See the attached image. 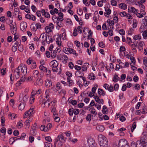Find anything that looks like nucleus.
Segmentation results:
<instances>
[{
    "instance_id": "nucleus-1",
    "label": "nucleus",
    "mask_w": 147,
    "mask_h": 147,
    "mask_svg": "<svg viewBox=\"0 0 147 147\" xmlns=\"http://www.w3.org/2000/svg\"><path fill=\"white\" fill-rule=\"evenodd\" d=\"M98 144L100 147H107L108 146V141L104 136L101 134L98 135Z\"/></svg>"
},
{
    "instance_id": "nucleus-2",
    "label": "nucleus",
    "mask_w": 147,
    "mask_h": 147,
    "mask_svg": "<svg viewBox=\"0 0 147 147\" xmlns=\"http://www.w3.org/2000/svg\"><path fill=\"white\" fill-rule=\"evenodd\" d=\"M65 141L64 137L62 134H61L58 136L55 139L54 144V147H61L63 145V143Z\"/></svg>"
},
{
    "instance_id": "nucleus-3",
    "label": "nucleus",
    "mask_w": 147,
    "mask_h": 147,
    "mask_svg": "<svg viewBox=\"0 0 147 147\" xmlns=\"http://www.w3.org/2000/svg\"><path fill=\"white\" fill-rule=\"evenodd\" d=\"M135 144L137 147H147V139L140 138V140L137 141Z\"/></svg>"
},
{
    "instance_id": "nucleus-4",
    "label": "nucleus",
    "mask_w": 147,
    "mask_h": 147,
    "mask_svg": "<svg viewBox=\"0 0 147 147\" xmlns=\"http://www.w3.org/2000/svg\"><path fill=\"white\" fill-rule=\"evenodd\" d=\"M49 65L50 66L52 67V70L53 72H57L58 71V69L57 67L58 63L57 61L53 60L50 62Z\"/></svg>"
},
{
    "instance_id": "nucleus-5",
    "label": "nucleus",
    "mask_w": 147,
    "mask_h": 147,
    "mask_svg": "<svg viewBox=\"0 0 147 147\" xmlns=\"http://www.w3.org/2000/svg\"><path fill=\"white\" fill-rule=\"evenodd\" d=\"M63 51L67 54H73L76 55H77L76 51L70 48L64 47L63 49Z\"/></svg>"
},
{
    "instance_id": "nucleus-6",
    "label": "nucleus",
    "mask_w": 147,
    "mask_h": 147,
    "mask_svg": "<svg viewBox=\"0 0 147 147\" xmlns=\"http://www.w3.org/2000/svg\"><path fill=\"white\" fill-rule=\"evenodd\" d=\"M119 147H130L127 141L124 139L120 140L119 141Z\"/></svg>"
},
{
    "instance_id": "nucleus-7",
    "label": "nucleus",
    "mask_w": 147,
    "mask_h": 147,
    "mask_svg": "<svg viewBox=\"0 0 147 147\" xmlns=\"http://www.w3.org/2000/svg\"><path fill=\"white\" fill-rule=\"evenodd\" d=\"M87 142L89 147H94L96 146L94 139L91 137H89L87 140Z\"/></svg>"
},
{
    "instance_id": "nucleus-8",
    "label": "nucleus",
    "mask_w": 147,
    "mask_h": 147,
    "mask_svg": "<svg viewBox=\"0 0 147 147\" xmlns=\"http://www.w3.org/2000/svg\"><path fill=\"white\" fill-rule=\"evenodd\" d=\"M34 110V109L33 108H31L28 111L24 113V118H26L28 116H29V117L32 116L33 114Z\"/></svg>"
},
{
    "instance_id": "nucleus-9",
    "label": "nucleus",
    "mask_w": 147,
    "mask_h": 147,
    "mask_svg": "<svg viewBox=\"0 0 147 147\" xmlns=\"http://www.w3.org/2000/svg\"><path fill=\"white\" fill-rule=\"evenodd\" d=\"M46 36L47 35L45 34L44 33H42L40 35L39 37V41L43 45H45L46 40H47Z\"/></svg>"
},
{
    "instance_id": "nucleus-10",
    "label": "nucleus",
    "mask_w": 147,
    "mask_h": 147,
    "mask_svg": "<svg viewBox=\"0 0 147 147\" xmlns=\"http://www.w3.org/2000/svg\"><path fill=\"white\" fill-rule=\"evenodd\" d=\"M54 26L52 23H50L49 24L48 26H46L45 28V29L46 32L48 33L49 32H51L52 31V30L54 28Z\"/></svg>"
},
{
    "instance_id": "nucleus-11",
    "label": "nucleus",
    "mask_w": 147,
    "mask_h": 147,
    "mask_svg": "<svg viewBox=\"0 0 147 147\" xmlns=\"http://www.w3.org/2000/svg\"><path fill=\"white\" fill-rule=\"evenodd\" d=\"M18 67L20 71V73H21L24 74H26L27 72V68L26 66L20 65Z\"/></svg>"
},
{
    "instance_id": "nucleus-12",
    "label": "nucleus",
    "mask_w": 147,
    "mask_h": 147,
    "mask_svg": "<svg viewBox=\"0 0 147 147\" xmlns=\"http://www.w3.org/2000/svg\"><path fill=\"white\" fill-rule=\"evenodd\" d=\"M54 37H55V38H56V43L57 44L58 46H61V35H58L57 36H54Z\"/></svg>"
},
{
    "instance_id": "nucleus-13",
    "label": "nucleus",
    "mask_w": 147,
    "mask_h": 147,
    "mask_svg": "<svg viewBox=\"0 0 147 147\" xmlns=\"http://www.w3.org/2000/svg\"><path fill=\"white\" fill-rule=\"evenodd\" d=\"M140 8V12L141 13H142L144 14H146V12L144 11L145 6L142 3H138V5Z\"/></svg>"
},
{
    "instance_id": "nucleus-14",
    "label": "nucleus",
    "mask_w": 147,
    "mask_h": 147,
    "mask_svg": "<svg viewBox=\"0 0 147 147\" xmlns=\"http://www.w3.org/2000/svg\"><path fill=\"white\" fill-rule=\"evenodd\" d=\"M128 12L130 13H136L138 12V10L136 9L134 7H131L128 8Z\"/></svg>"
},
{
    "instance_id": "nucleus-15",
    "label": "nucleus",
    "mask_w": 147,
    "mask_h": 147,
    "mask_svg": "<svg viewBox=\"0 0 147 147\" xmlns=\"http://www.w3.org/2000/svg\"><path fill=\"white\" fill-rule=\"evenodd\" d=\"M14 74L15 76V78L16 79H18L20 75V71L18 67L14 71Z\"/></svg>"
},
{
    "instance_id": "nucleus-16",
    "label": "nucleus",
    "mask_w": 147,
    "mask_h": 147,
    "mask_svg": "<svg viewBox=\"0 0 147 147\" xmlns=\"http://www.w3.org/2000/svg\"><path fill=\"white\" fill-rule=\"evenodd\" d=\"M22 96H21V95H20V96L19 98V100L20 102L22 101V99L23 101L24 102H26L27 101L28 98L29 97V95L27 94H26L25 95L23 98H22Z\"/></svg>"
},
{
    "instance_id": "nucleus-17",
    "label": "nucleus",
    "mask_w": 147,
    "mask_h": 147,
    "mask_svg": "<svg viewBox=\"0 0 147 147\" xmlns=\"http://www.w3.org/2000/svg\"><path fill=\"white\" fill-rule=\"evenodd\" d=\"M27 27V24L25 22H22L20 24V28L22 31H24Z\"/></svg>"
},
{
    "instance_id": "nucleus-18",
    "label": "nucleus",
    "mask_w": 147,
    "mask_h": 147,
    "mask_svg": "<svg viewBox=\"0 0 147 147\" xmlns=\"http://www.w3.org/2000/svg\"><path fill=\"white\" fill-rule=\"evenodd\" d=\"M35 82L34 83L35 85H41L43 83V80L41 78H36L35 80Z\"/></svg>"
},
{
    "instance_id": "nucleus-19",
    "label": "nucleus",
    "mask_w": 147,
    "mask_h": 147,
    "mask_svg": "<svg viewBox=\"0 0 147 147\" xmlns=\"http://www.w3.org/2000/svg\"><path fill=\"white\" fill-rule=\"evenodd\" d=\"M32 76L36 80L38 78L39 76V71L37 70H34L32 72Z\"/></svg>"
},
{
    "instance_id": "nucleus-20",
    "label": "nucleus",
    "mask_w": 147,
    "mask_h": 147,
    "mask_svg": "<svg viewBox=\"0 0 147 147\" xmlns=\"http://www.w3.org/2000/svg\"><path fill=\"white\" fill-rule=\"evenodd\" d=\"M41 12L42 16H44L45 17L49 18H50V15L48 12H46L45 9H42L41 10Z\"/></svg>"
},
{
    "instance_id": "nucleus-21",
    "label": "nucleus",
    "mask_w": 147,
    "mask_h": 147,
    "mask_svg": "<svg viewBox=\"0 0 147 147\" xmlns=\"http://www.w3.org/2000/svg\"><path fill=\"white\" fill-rule=\"evenodd\" d=\"M25 18L34 21L36 19V17L32 15H30L28 14H26L25 16Z\"/></svg>"
},
{
    "instance_id": "nucleus-22",
    "label": "nucleus",
    "mask_w": 147,
    "mask_h": 147,
    "mask_svg": "<svg viewBox=\"0 0 147 147\" xmlns=\"http://www.w3.org/2000/svg\"><path fill=\"white\" fill-rule=\"evenodd\" d=\"M89 64L87 63H84L82 66V71H86L89 67Z\"/></svg>"
},
{
    "instance_id": "nucleus-23",
    "label": "nucleus",
    "mask_w": 147,
    "mask_h": 147,
    "mask_svg": "<svg viewBox=\"0 0 147 147\" xmlns=\"http://www.w3.org/2000/svg\"><path fill=\"white\" fill-rule=\"evenodd\" d=\"M57 102V101L55 99H54V100H53L52 101H51V106L50 109L57 108V105L56 104Z\"/></svg>"
},
{
    "instance_id": "nucleus-24",
    "label": "nucleus",
    "mask_w": 147,
    "mask_h": 147,
    "mask_svg": "<svg viewBox=\"0 0 147 147\" xmlns=\"http://www.w3.org/2000/svg\"><path fill=\"white\" fill-rule=\"evenodd\" d=\"M47 40H46V43L49 44L50 43L52 42L53 41V40L52 38V36L49 35H47Z\"/></svg>"
},
{
    "instance_id": "nucleus-25",
    "label": "nucleus",
    "mask_w": 147,
    "mask_h": 147,
    "mask_svg": "<svg viewBox=\"0 0 147 147\" xmlns=\"http://www.w3.org/2000/svg\"><path fill=\"white\" fill-rule=\"evenodd\" d=\"M45 85L47 88H49L52 86V82L49 80L47 79L45 81Z\"/></svg>"
},
{
    "instance_id": "nucleus-26",
    "label": "nucleus",
    "mask_w": 147,
    "mask_h": 147,
    "mask_svg": "<svg viewBox=\"0 0 147 147\" xmlns=\"http://www.w3.org/2000/svg\"><path fill=\"white\" fill-rule=\"evenodd\" d=\"M55 23H56V28L57 29L59 30L60 28L62 27L63 26V24L61 22H59L58 20H56Z\"/></svg>"
},
{
    "instance_id": "nucleus-27",
    "label": "nucleus",
    "mask_w": 147,
    "mask_h": 147,
    "mask_svg": "<svg viewBox=\"0 0 147 147\" xmlns=\"http://www.w3.org/2000/svg\"><path fill=\"white\" fill-rule=\"evenodd\" d=\"M51 99V98L43 99V100L42 104L44 105V107H45L46 105V104L47 103L50 102L52 101Z\"/></svg>"
},
{
    "instance_id": "nucleus-28",
    "label": "nucleus",
    "mask_w": 147,
    "mask_h": 147,
    "mask_svg": "<svg viewBox=\"0 0 147 147\" xmlns=\"http://www.w3.org/2000/svg\"><path fill=\"white\" fill-rule=\"evenodd\" d=\"M41 90L39 89L37 91H35L33 90L32 91L31 94L32 95V96H35V95H38L41 92Z\"/></svg>"
},
{
    "instance_id": "nucleus-29",
    "label": "nucleus",
    "mask_w": 147,
    "mask_h": 147,
    "mask_svg": "<svg viewBox=\"0 0 147 147\" xmlns=\"http://www.w3.org/2000/svg\"><path fill=\"white\" fill-rule=\"evenodd\" d=\"M145 45V43L143 41H140L138 43V48L140 51L143 50V47Z\"/></svg>"
},
{
    "instance_id": "nucleus-30",
    "label": "nucleus",
    "mask_w": 147,
    "mask_h": 147,
    "mask_svg": "<svg viewBox=\"0 0 147 147\" xmlns=\"http://www.w3.org/2000/svg\"><path fill=\"white\" fill-rule=\"evenodd\" d=\"M25 104L24 102H21L19 105L18 107L19 109L21 111L23 110L25 107Z\"/></svg>"
},
{
    "instance_id": "nucleus-31",
    "label": "nucleus",
    "mask_w": 147,
    "mask_h": 147,
    "mask_svg": "<svg viewBox=\"0 0 147 147\" xmlns=\"http://www.w3.org/2000/svg\"><path fill=\"white\" fill-rule=\"evenodd\" d=\"M21 138V137L20 136L15 137V138H11L9 140V142L10 143H11V142L12 141V142L11 144H12L13 142H15L16 140L20 139Z\"/></svg>"
},
{
    "instance_id": "nucleus-32",
    "label": "nucleus",
    "mask_w": 147,
    "mask_h": 147,
    "mask_svg": "<svg viewBox=\"0 0 147 147\" xmlns=\"http://www.w3.org/2000/svg\"><path fill=\"white\" fill-rule=\"evenodd\" d=\"M98 93L100 96L101 95L104 96L105 94V92H104L103 90L100 88H99L98 89Z\"/></svg>"
},
{
    "instance_id": "nucleus-33",
    "label": "nucleus",
    "mask_w": 147,
    "mask_h": 147,
    "mask_svg": "<svg viewBox=\"0 0 147 147\" xmlns=\"http://www.w3.org/2000/svg\"><path fill=\"white\" fill-rule=\"evenodd\" d=\"M57 53L56 50H53L52 52H51V57L53 58H55L57 56Z\"/></svg>"
},
{
    "instance_id": "nucleus-34",
    "label": "nucleus",
    "mask_w": 147,
    "mask_h": 147,
    "mask_svg": "<svg viewBox=\"0 0 147 147\" xmlns=\"http://www.w3.org/2000/svg\"><path fill=\"white\" fill-rule=\"evenodd\" d=\"M96 129L100 132H102L104 130L105 128L102 125H98L96 127Z\"/></svg>"
},
{
    "instance_id": "nucleus-35",
    "label": "nucleus",
    "mask_w": 147,
    "mask_h": 147,
    "mask_svg": "<svg viewBox=\"0 0 147 147\" xmlns=\"http://www.w3.org/2000/svg\"><path fill=\"white\" fill-rule=\"evenodd\" d=\"M95 76L94 74L93 73L90 74L88 75V78L90 80H94L95 78Z\"/></svg>"
},
{
    "instance_id": "nucleus-36",
    "label": "nucleus",
    "mask_w": 147,
    "mask_h": 147,
    "mask_svg": "<svg viewBox=\"0 0 147 147\" xmlns=\"http://www.w3.org/2000/svg\"><path fill=\"white\" fill-rule=\"evenodd\" d=\"M35 80L32 76H29L26 79V80L28 82L31 81L32 82H34Z\"/></svg>"
},
{
    "instance_id": "nucleus-37",
    "label": "nucleus",
    "mask_w": 147,
    "mask_h": 147,
    "mask_svg": "<svg viewBox=\"0 0 147 147\" xmlns=\"http://www.w3.org/2000/svg\"><path fill=\"white\" fill-rule=\"evenodd\" d=\"M45 96L44 98H49L50 97V91L49 90H46L45 91Z\"/></svg>"
},
{
    "instance_id": "nucleus-38",
    "label": "nucleus",
    "mask_w": 147,
    "mask_h": 147,
    "mask_svg": "<svg viewBox=\"0 0 147 147\" xmlns=\"http://www.w3.org/2000/svg\"><path fill=\"white\" fill-rule=\"evenodd\" d=\"M40 129L41 130L45 132H47L48 131V129L46 127V126L43 125H41V126L40 127Z\"/></svg>"
},
{
    "instance_id": "nucleus-39",
    "label": "nucleus",
    "mask_w": 147,
    "mask_h": 147,
    "mask_svg": "<svg viewBox=\"0 0 147 147\" xmlns=\"http://www.w3.org/2000/svg\"><path fill=\"white\" fill-rule=\"evenodd\" d=\"M75 75L77 77L81 78L83 75V73L81 72L80 71H77L75 73Z\"/></svg>"
},
{
    "instance_id": "nucleus-40",
    "label": "nucleus",
    "mask_w": 147,
    "mask_h": 147,
    "mask_svg": "<svg viewBox=\"0 0 147 147\" xmlns=\"http://www.w3.org/2000/svg\"><path fill=\"white\" fill-rule=\"evenodd\" d=\"M140 138L147 140V132L144 131L141 135Z\"/></svg>"
},
{
    "instance_id": "nucleus-41",
    "label": "nucleus",
    "mask_w": 147,
    "mask_h": 147,
    "mask_svg": "<svg viewBox=\"0 0 147 147\" xmlns=\"http://www.w3.org/2000/svg\"><path fill=\"white\" fill-rule=\"evenodd\" d=\"M50 110L51 112L53 113V115H58L56 108L51 109Z\"/></svg>"
},
{
    "instance_id": "nucleus-42",
    "label": "nucleus",
    "mask_w": 147,
    "mask_h": 147,
    "mask_svg": "<svg viewBox=\"0 0 147 147\" xmlns=\"http://www.w3.org/2000/svg\"><path fill=\"white\" fill-rule=\"evenodd\" d=\"M32 121V119L29 118L28 120L26 121L25 122V125L28 126V128H29L30 126V122Z\"/></svg>"
},
{
    "instance_id": "nucleus-43",
    "label": "nucleus",
    "mask_w": 147,
    "mask_h": 147,
    "mask_svg": "<svg viewBox=\"0 0 147 147\" xmlns=\"http://www.w3.org/2000/svg\"><path fill=\"white\" fill-rule=\"evenodd\" d=\"M67 80L69 83V86H71L74 84V83L73 82V81L72 80H70V77L67 78Z\"/></svg>"
},
{
    "instance_id": "nucleus-44",
    "label": "nucleus",
    "mask_w": 147,
    "mask_h": 147,
    "mask_svg": "<svg viewBox=\"0 0 147 147\" xmlns=\"http://www.w3.org/2000/svg\"><path fill=\"white\" fill-rule=\"evenodd\" d=\"M142 22H143V25L142 26H141L140 27V31H142L143 29H144V26L145 25H146L147 24V21H146V20H143V19L142 20Z\"/></svg>"
},
{
    "instance_id": "nucleus-45",
    "label": "nucleus",
    "mask_w": 147,
    "mask_h": 147,
    "mask_svg": "<svg viewBox=\"0 0 147 147\" xmlns=\"http://www.w3.org/2000/svg\"><path fill=\"white\" fill-rule=\"evenodd\" d=\"M119 7L121 9L125 10L127 8V5L124 3H120L119 5Z\"/></svg>"
},
{
    "instance_id": "nucleus-46",
    "label": "nucleus",
    "mask_w": 147,
    "mask_h": 147,
    "mask_svg": "<svg viewBox=\"0 0 147 147\" xmlns=\"http://www.w3.org/2000/svg\"><path fill=\"white\" fill-rule=\"evenodd\" d=\"M35 97L34 96H32V95L31 94V96L30 98L29 103L30 104H32L34 102L35 99Z\"/></svg>"
},
{
    "instance_id": "nucleus-47",
    "label": "nucleus",
    "mask_w": 147,
    "mask_h": 147,
    "mask_svg": "<svg viewBox=\"0 0 147 147\" xmlns=\"http://www.w3.org/2000/svg\"><path fill=\"white\" fill-rule=\"evenodd\" d=\"M60 82H57L56 85V89L57 90H58L62 88Z\"/></svg>"
},
{
    "instance_id": "nucleus-48",
    "label": "nucleus",
    "mask_w": 147,
    "mask_h": 147,
    "mask_svg": "<svg viewBox=\"0 0 147 147\" xmlns=\"http://www.w3.org/2000/svg\"><path fill=\"white\" fill-rule=\"evenodd\" d=\"M108 112L106 106L104 105L103 107L102 112L103 114H106Z\"/></svg>"
},
{
    "instance_id": "nucleus-49",
    "label": "nucleus",
    "mask_w": 147,
    "mask_h": 147,
    "mask_svg": "<svg viewBox=\"0 0 147 147\" xmlns=\"http://www.w3.org/2000/svg\"><path fill=\"white\" fill-rule=\"evenodd\" d=\"M105 10L106 11V13H107V15H109L111 13V10L108 7H105Z\"/></svg>"
},
{
    "instance_id": "nucleus-50",
    "label": "nucleus",
    "mask_w": 147,
    "mask_h": 147,
    "mask_svg": "<svg viewBox=\"0 0 147 147\" xmlns=\"http://www.w3.org/2000/svg\"><path fill=\"white\" fill-rule=\"evenodd\" d=\"M107 22L109 24V26H110V28H111V26L112 27L114 24V22L113 20H107Z\"/></svg>"
},
{
    "instance_id": "nucleus-51",
    "label": "nucleus",
    "mask_w": 147,
    "mask_h": 147,
    "mask_svg": "<svg viewBox=\"0 0 147 147\" xmlns=\"http://www.w3.org/2000/svg\"><path fill=\"white\" fill-rule=\"evenodd\" d=\"M130 59L131 62V63H130V65L132 66L133 65H134L136 62L135 58L133 57H130Z\"/></svg>"
},
{
    "instance_id": "nucleus-52",
    "label": "nucleus",
    "mask_w": 147,
    "mask_h": 147,
    "mask_svg": "<svg viewBox=\"0 0 147 147\" xmlns=\"http://www.w3.org/2000/svg\"><path fill=\"white\" fill-rule=\"evenodd\" d=\"M39 68L41 71L45 72L47 69L46 67L42 65H40L39 66Z\"/></svg>"
},
{
    "instance_id": "nucleus-53",
    "label": "nucleus",
    "mask_w": 147,
    "mask_h": 147,
    "mask_svg": "<svg viewBox=\"0 0 147 147\" xmlns=\"http://www.w3.org/2000/svg\"><path fill=\"white\" fill-rule=\"evenodd\" d=\"M137 21L136 19H134L133 20V28H136L137 27Z\"/></svg>"
},
{
    "instance_id": "nucleus-54",
    "label": "nucleus",
    "mask_w": 147,
    "mask_h": 147,
    "mask_svg": "<svg viewBox=\"0 0 147 147\" xmlns=\"http://www.w3.org/2000/svg\"><path fill=\"white\" fill-rule=\"evenodd\" d=\"M142 35L143 38L144 39H146L147 37V30L144 31H142Z\"/></svg>"
},
{
    "instance_id": "nucleus-55",
    "label": "nucleus",
    "mask_w": 147,
    "mask_h": 147,
    "mask_svg": "<svg viewBox=\"0 0 147 147\" xmlns=\"http://www.w3.org/2000/svg\"><path fill=\"white\" fill-rule=\"evenodd\" d=\"M119 77L118 76L115 74L113 78V81L115 82H117L118 80Z\"/></svg>"
},
{
    "instance_id": "nucleus-56",
    "label": "nucleus",
    "mask_w": 147,
    "mask_h": 147,
    "mask_svg": "<svg viewBox=\"0 0 147 147\" xmlns=\"http://www.w3.org/2000/svg\"><path fill=\"white\" fill-rule=\"evenodd\" d=\"M36 67V63L34 61L31 64V68L32 69H34Z\"/></svg>"
},
{
    "instance_id": "nucleus-57",
    "label": "nucleus",
    "mask_w": 147,
    "mask_h": 147,
    "mask_svg": "<svg viewBox=\"0 0 147 147\" xmlns=\"http://www.w3.org/2000/svg\"><path fill=\"white\" fill-rule=\"evenodd\" d=\"M134 39L135 40H140L141 39V37L140 35L139 34L135 35L134 37Z\"/></svg>"
},
{
    "instance_id": "nucleus-58",
    "label": "nucleus",
    "mask_w": 147,
    "mask_h": 147,
    "mask_svg": "<svg viewBox=\"0 0 147 147\" xmlns=\"http://www.w3.org/2000/svg\"><path fill=\"white\" fill-rule=\"evenodd\" d=\"M136 125L135 122H134L132 124V127L131 128V130L132 132L134 131V129L136 128Z\"/></svg>"
},
{
    "instance_id": "nucleus-59",
    "label": "nucleus",
    "mask_w": 147,
    "mask_h": 147,
    "mask_svg": "<svg viewBox=\"0 0 147 147\" xmlns=\"http://www.w3.org/2000/svg\"><path fill=\"white\" fill-rule=\"evenodd\" d=\"M68 113L70 116L72 115L74 113V108H71L69 109L68 110Z\"/></svg>"
},
{
    "instance_id": "nucleus-60",
    "label": "nucleus",
    "mask_w": 147,
    "mask_h": 147,
    "mask_svg": "<svg viewBox=\"0 0 147 147\" xmlns=\"http://www.w3.org/2000/svg\"><path fill=\"white\" fill-rule=\"evenodd\" d=\"M58 115H53V118L55 121L57 122H58L60 121V118L59 117L57 116Z\"/></svg>"
},
{
    "instance_id": "nucleus-61",
    "label": "nucleus",
    "mask_w": 147,
    "mask_h": 147,
    "mask_svg": "<svg viewBox=\"0 0 147 147\" xmlns=\"http://www.w3.org/2000/svg\"><path fill=\"white\" fill-rule=\"evenodd\" d=\"M63 61L65 63H66L68 59V58L67 56L65 55H64L63 56Z\"/></svg>"
},
{
    "instance_id": "nucleus-62",
    "label": "nucleus",
    "mask_w": 147,
    "mask_h": 147,
    "mask_svg": "<svg viewBox=\"0 0 147 147\" xmlns=\"http://www.w3.org/2000/svg\"><path fill=\"white\" fill-rule=\"evenodd\" d=\"M147 113V107L144 106L143 107L142 110V113L143 114H145Z\"/></svg>"
},
{
    "instance_id": "nucleus-63",
    "label": "nucleus",
    "mask_w": 147,
    "mask_h": 147,
    "mask_svg": "<svg viewBox=\"0 0 147 147\" xmlns=\"http://www.w3.org/2000/svg\"><path fill=\"white\" fill-rule=\"evenodd\" d=\"M90 113L91 114H93L94 116H96L97 114V113L95 110V109L94 108H92L90 111Z\"/></svg>"
},
{
    "instance_id": "nucleus-64",
    "label": "nucleus",
    "mask_w": 147,
    "mask_h": 147,
    "mask_svg": "<svg viewBox=\"0 0 147 147\" xmlns=\"http://www.w3.org/2000/svg\"><path fill=\"white\" fill-rule=\"evenodd\" d=\"M91 115L90 114H88L86 117V120L88 121H89L91 120Z\"/></svg>"
}]
</instances>
